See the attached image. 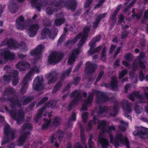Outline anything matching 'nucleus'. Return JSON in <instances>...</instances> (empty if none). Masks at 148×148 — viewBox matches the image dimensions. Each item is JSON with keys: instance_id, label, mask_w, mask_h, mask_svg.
<instances>
[{"instance_id": "obj_1", "label": "nucleus", "mask_w": 148, "mask_h": 148, "mask_svg": "<svg viewBox=\"0 0 148 148\" xmlns=\"http://www.w3.org/2000/svg\"><path fill=\"white\" fill-rule=\"evenodd\" d=\"M77 2L76 0H59L54 2L53 5L56 7L62 8L64 6L67 9L73 12L76 10Z\"/></svg>"}, {"instance_id": "obj_2", "label": "nucleus", "mask_w": 148, "mask_h": 148, "mask_svg": "<svg viewBox=\"0 0 148 148\" xmlns=\"http://www.w3.org/2000/svg\"><path fill=\"white\" fill-rule=\"evenodd\" d=\"M64 56L62 52L54 51L49 56V62L50 64L55 65L59 62Z\"/></svg>"}, {"instance_id": "obj_3", "label": "nucleus", "mask_w": 148, "mask_h": 148, "mask_svg": "<svg viewBox=\"0 0 148 148\" xmlns=\"http://www.w3.org/2000/svg\"><path fill=\"white\" fill-rule=\"evenodd\" d=\"M4 134L6 136L2 142V145H5L15 138L13 132L10 130V126L8 125L4 127Z\"/></svg>"}, {"instance_id": "obj_4", "label": "nucleus", "mask_w": 148, "mask_h": 148, "mask_svg": "<svg viewBox=\"0 0 148 148\" xmlns=\"http://www.w3.org/2000/svg\"><path fill=\"white\" fill-rule=\"evenodd\" d=\"M9 112L11 117L16 120L18 125H21L23 122L25 118V113L23 110H19L17 114L13 110H11Z\"/></svg>"}, {"instance_id": "obj_5", "label": "nucleus", "mask_w": 148, "mask_h": 148, "mask_svg": "<svg viewBox=\"0 0 148 148\" xmlns=\"http://www.w3.org/2000/svg\"><path fill=\"white\" fill-rule=\"evenodd\" d=\"M32 71L30 70L28 73L26 74L23 81L22 84L23 85L20 90V92L21 93H24L27 90L28 87V82H30L31 79V76L33 74Z\"/></svg>"}, {"instance_id": "obj_6", "label": "nucleus", "mask_w": 148, "mask_h": 148, "mask_svg": "<svg viewBox=\"0 0 148 148\" xmlns=\"http://www.w3.org/2000/svg\"><path fill=\"white\" fill-rule=\"evenodd\" d=\"M0 54L5 60H12L15 58L14 53L7 48L1 49Z\"/></svg>"}, {"instance_id": "obj_7", "label": "nucleus", "mask_w": 148, "mask_h": 148, "mask_svg": "<svg viewBox=\"0 0 148 148\" xmlns=\"http://www.w3.org/2000/svg\"><path fill=\"white\" fill-rule=\"evenodd\" d=\"M148 134V128L142 127L140 129L135 130L133 132L134 136H138L139 137L143 140H145L148 137L146 135Z\"/></svg>"}, {"instance_id": "obj_8", "label": "nucleus", "mask_w": 148, "mask_h": 148, "mask_svg": "<svg viewBox=\"0 0 148 148\" xmlns=\"http://www.w3.org/2000/svg\"><path fill=\"white\" fill-rule=\"evenodd\" d=\"M97 103L98 104L109 101L110 99L109 97L103 92H98L96 95Z\"/></svg>"}, {"instance_id": "obj_9", "label": "nucleus", "mask_w": 148, "mask_h": 148, "mask_svg": "<svg viewBox=\"0 0 148 148\" xmlns=\"http://www.w3.org/2000/svg\"><path fill=\"white\" fill-rule=\"evenodd\" d=\"M43 81L44 79L42 76H38L35 77L33 84V88L34 89L36 90L42 89Z\"/></svg>"}, {"instance_id": "obj_10", "label": "nucleus", "mask_w": 148, "mask_h": 148, "mask_svg": "<svg viewBox=\"0 0 148 148\" xmlns=\"http://www.w3.org/2000/svg\"><path fill=\"white\" fill-rule=\"evenodd\" d=\"M121 105L123 111L125 113V117L128 118L129 120L132 119V116L128 114L132 112L131 104L128 103L126 100L124 103H122Z\"/></svg>"}, {"instance_id": "obj_11", "label": "nucleus", "mask_w": 148, "mask_h": 148, "mask_svg": "<svg viewBox=\"0 0 148 148\" xmlns=\"http://www.w3.org/2000/svg\"><path fill=\"white\" fill-rule=\"evenodd\" d=\"M109 135L110 143H113L114 142V145L115 146H119V143H123L124 142V139L123 136L121 134H119L116 136V138L114 140L113 136L112 133H108Z\"/></svg>"}, {"instance_id": "obj_12", "label": "nucleus", "mask_w": 148, "mask_h": 148, "mask_svg": "<svg viewBox=\"0 0 148 148\" xmlns=\"http://www.w3.org/2000/svg\"><path fill=\"white\" fill-rule=\"evenodd\" d=\"M97 67L96 64L92 63L90 61H87L86 63L85 71L87 74H91L95 72Z\"/></svg>"}, {"instance_id": "obj_13", "label": "nucleus", "mask_w": 148, "mask_h": 148, "mask_svg": "<svg viewBox=\"0 0 148 148\" xmlns=\"http://www.w3.org/2000/svg\"><path fill=\"white\" fill-rule=\"evenodd\" d=\"M39 26L37 23L31 25L28 31V34L29 37H32L37 34L39 29Z\"/></svg>"}, {"instance_id": "obj_14", "label": "nucleus", "mask_w": 148, "mask_h": 148, "mask_svg": "<svg viewBox=\"0 0 148 148\" xmlns=\"http://www.w3.org/2000/svg\"><path fill=\"white\" fill-rule=\"evenodd\" d=\"M44 47V45L42 44H39L37 46L35 49L30 52V54L37 57L38 59L42 54V52Z\"/></svg>"}, {"instance_id": "obj_15", "label": "nucleus", "mask_w": 148, "mask_h": 148, "mask_svg": "<svg viewBox=\"0 0 148 148\" xmlns=\"http://www.w3.org/2000/svg\"><path fill=\"white\" fill-rule=\"evenodd\" d=\"M8 100L10 102V106L12 108H15L16 105L20 107L22 105V101L19 100L18 98H16L14 96L9 97Z\"/></svg>"}, {"instance_id": "obj_16", "label": "nucleus", "mask_w": 148, "mask_h": 148, "mask_svg": "<svg viewBox=\"0 0 148 148\" xmlns=\"http://www.w3.org/2000/svg\"><path fill=\"white\" fill-rule=\"evenodd\" d=\"M25 18L23 15L19 16L16 19V26L18 29L21 30L24 29L25 27Z\"/></svg>"}, {"instance_id": "obj_17", "label": "nucleus", "mask_w": 148, "mask_h": 148, "mask_svg": "<svg viewBox=\"0 0 148 148\" xmlns=\"http://www.w3.org/2000/svg\"><path fill=\"white\" fill-rule=\"evenodd\" d=\"M107 15V13L105 12L102 14H99L96 18L95 21L93 22V29L97 28L101 20L105 18Z\"/></svg>"}, {"instance_id": "obj_18", "label": "nucleus", "mask_w": 148, "mask_h": 148, "mask_svg": "<svg viewBox=\"0 0 148 148\" xmlns=\"http://www.w3.org/2000/svg\"><path fill=\"white\" fill-rule=\"evenodd\" d=\"M98 142L100 144L102 148H108L109 141L108 139L103 137L101 135H99Z\"/></svg>"}, {"instance_id": "obj_19", "label": "nucleus", "mask_w": 148, "mask_h": 148, "mask_svg": "<svg viewBox=\"0 0 148 148\" xmlns=\"http://www.w3.org/2000/svg\"><path fill=\"white\" fill-rule=\"evenodd\" d=\"M8 3V8L11 12L12 13L16 12L18 10V8L15 0H10Z\"/></svg>"}, {"instance_id": "obj_20", "label": "nucleus", "mask_w": 148, "mask_h": 148, "mask_svg": "<svg viewBox=\"0 0 148 148\" xmlns=\"http://www.w3.org/2000/svg\"><path fill=\"white\" fill-rule=\"evenodd\" d=\"M18 42L10 38L8 40V47L11 49H16L18 46Z\"/></svg>"}, {"instance_id": "obj_21", "label": "nucleus", "mask_w": 148, "mask_h": 148, "mask_svg": "<svg viewBox=\"0 0 148 148\" xmlns=\"http://www.w3.org/2000/svg\"><path fill=\"white\" fill-rule=\"evenodd\" d=\"M51 34V29L47 27H44L42 28L41 32V38L42 39L46 38L47 36H49Z\"/></svg>"}, {"instance_id": "obj_22", "label": "nucleus", "mask_w": 148, "mask_h": 148, "mask_svg": "<svg viewBox=\"0 0 148 148\" xmlns=\"http://www.w3.org/2000/svg\"><path fill=\"white\" fill-rule=\"evenodd\" d=\"M81 33H79L73 39H69L66 42L65 45L66 46L69 45H73L76 43L77 39H79L81 37Z\"/></svg>"}, {"instance_id": "obj_23", "label": "nucleus", "mask_w": 148, "mask_h": 148, "mask_svg": "<svg viewBox=\"0 0 148 148\" xmlns=\"http://www.w3.org/2000/svg\"><path fill=\"white\" fill-rule=\"evenodd\" d=\"M26 65L27 67H30V64L27 62H21L18 63L16 65V67L21 71L25 70L24 66Z\"/></svg>"}, {"instance_id": "obj_24", "label": "nucleus", "mask_w": 148, "mask_h": 148, "mask_svg": "<svg viewBox=\"0 0 148 148\" xmlns=\"http://www.w3.org/2000/svg\"><path fill=\"white\" fill-rule=\"evenodd\" d=\"M72 69V67L68 68L65 71H63L62 72V74L60 77L61 80H64L66 77H68L71 73Z\"/></svg>"}, {"instance_id": "obj_25", "label": "nucleus", "mask_w": 148, "mask_h": 148, "mask_svg": "<svg viewBox=\"0 0 148 148\" xmlns=\"http://www.w3.org/2000/svg\"><path fill=\"white\" fill-rule=\"evenodd\" d=\"M108 107L105 106H100L96 109L97 112L99 114L106 113Z\"/></svg>"}, {"instance_id": "obj_26", "label": "nucleus", "mask_w": 148, "mask_h": 148, "mask_svg": "<svg viewBox=\"0 0 148 148\" xmlns=\"http://www.w3.org/2000/svg\"><path fill=\"white\" fill-rule=\"evenodd\" d=\"M58 73L56 71H53L47 74L46 77L48 79H49L51 77L54 79L55 80H56L58 78Z\"/></svg>"}, {"instance_id": "obj_27", "label": "nucleus", "mask_w": 148, "mask_h": 148, "mask_svg": "<svg viewBox=\"0 0 148 148\" xmlns=\"http://www.w3.org/2000/svg\"><path fill=\"white\" fill-rule=\"evenodd\" d=\"M106 125V121L105 120H103L98 124L97 127L98 128L101 129L103 131V133H105L107 130Z\"/></svg>"}, {"instance_id": "obj_28", "label": "nucleus", "mask_w": 148, "mask_h": 148, "mask_svg": "<svg viewBox=\"0 0 148 148\" xmlns=\"http://www.w3.org/2000/svg\"><path fill=\"white\" fill-rule=\"evenodd\" d=\"M56 103H57L56 101L52 100L45 103L44 104V107H45V108H53L55 107Z\"/></svg>"}, {"instance_id": "obj_29", "label": "nucleus", "mask_w": 148, "mask_h": 148, "mask_svg": "<svg viewBox=\"0 0 148 148\" xmlns=\"http://www.w3.org/2000/svg\"><path fill=\"white\" fill-rule=\"evenodd\" d=\"M62 86V83L61 82H59L56 84L53 87L52 92L53 93H55L59 90L60 88Z\"/></svg>"}, {"instance_id": "obj_30", "label": "nucleus", "mask_w": 148, "mask_h": 148, "mask_svg": "<svg viewBox=\"0 0 148 148\" xmlns=\"http://www.w3.org/2000/svg\"><path fill=\"white\" fill-rule=\"evenodd\" d=\"M65 21V19L64 18H58L55 20L54 23L56 25L59 26L64 24Z\"/></svg>"}, {"instance_id": "obj_31", "label": "nucleus", "mask_w": 148, "mask_h": 148, "mask_svg": "<svg viewBox=\"0 0 148 148\" xmlns=\"http://www.w3.org/2000/svg\"><path fill=\"white\" fill-rule=\"evenodd\" d=\"M118 80L117 78H114L112 79L110 83V86L112 90H114L117 86Z\"/></svg>"}, {"instance_id": "obj_32", "label": "nucleus", "mask_w": 148, "mask_h": 148, "mask_svg": "<svg viewBox=\"0 0 148 148\" xmlns=\"http://www.w3.org/2000/svg\"><path fill=\"white\" fill-rule=\"evenodd\" d=\"M18 46L17 48L20 49L21 50H25L27 51L28 49L26 44L22 41H21L20 43L18 42Z\"/></svg>"}, {"instance_id": "obj_33", "label": "nucleus", "mask_w": 148, "mask_h": 148, "mask_svg": "<svg viewBox=\"0 0 148 148\" xmlns=\"http://www.w3.org/2000/svg\"><path fill=\"white\" fill-rule=\"evenodd\" d=\"M102 49V46L101 45L91 50L90 52H88L89 55L92 56L95 53H98Z\"/></svg>"}, {"instance_id": "obj_34", "label": "nucleus", "mask_w": 148, "mask_h": 148, "mask_svg": "<svg viewBox=\"0 0 148 148\" xmlns=\"http://www.w3.org/2000/svg\"><path fill=\"white\" fill-rule=\"evenodd\" d=\"M148 21V9L145 10L144 12L143 16L141 21V24H145Z\"/></svg>"}, {"instance_id": "obj_35", "label": "nucleus", "mask_w": 148, "mask_h": 148, "mask_svg": "<svg viewBox=\"0 0 148 148\" xmlns=\"http://www.w3.org/2000/svg\"><path fill=\"white\" fill-rule=\"evenodd\" d=\"M33 97L32 96H28L23 100V105H26L28 104L33 100Z\"/></svg>"}, {"instance_id": "obj_36", "label": "nucleus", "mask_w": 148, "mask_h": 148, "mask_svg": "<svg viewBox=\"0 0 148 148\" xmlns=\"http://www.w3.org/2000/svg\"><path fill=\"white\" fill-rule=\"evenodd\" d=\"M61 122L60 119L58 117H55L52 121V123L55 126L58 125Z\"/></svg>"}, {"instance_id": "obj_37", "label": "nucleus", "mask_w": 148, "mask_h": 148, "mask_svg": "<svg viewBox=\"0 0 148 148\" xmlns=\"http://www.w3.org/2000/svg\"><path fill=\"white\" fill-rule=\"evenodd\" d=\"M5 91L6 93L8 95H12L14 94L15 93L14 88L11 86H10L6 88L5 89Z\"/></svg>"}, {"instance_id": "obj_38", "label": "nucleus", "mask_w": 148, "mask_h": 148, "mask_svg": "<svg viewBox=\"0 0 148 148\" xmlns=\"http://www.w3.org/2000/svg\"><path fill=\"white\" fill-rule=\"evenodd\" d=\"M66 34L65 33H63L61 36L58 41L57 44L58 45H61L62 42L64 41L66 36Z\"/></svg>"}, {"instance_id": "obj_39", "label": "nucleus", "mask_w": 148, "mask_h": 148, "mask_svg": "<svg viewBox=\"0 0 148 148\" xmlns=\"http://www.w3.org/2000/svg\"><path fill=\"white\" fill-rule=\"evenodd\" d=\"M124 58L126 61H130L133 60V56L131 53H128L125 55Z\"/></svg>"}, {"instance_id": "obj_40", "label": "nucleus", "mask_w": 148, "mask_h": 148, "mask_svg": "<svg viewBox=\"0 0 148 148\" xmlns=\"http://www.w3.org/2000/svg\"><path fill=\"white\" fill-rule=\"evenodd\" d=\"M22 128L24 130L27 129L31 130L32 129V126L31 124L30 123H25L23 125Z\"/></svg>"}, {"instance_id": "obj_41", "label": "nucleus", "mask_w": 148, "mask_h": 148, "mask_svg": "<svg viewBox=\"0 0 148 148\" xmlns=\"http://www.w3.org/2000/svg\"><path fill=\"white\" fill-rule=\"evenodd\" d=\"M55 10H56L53 8L48 7L46 8V12L48 14L51 15L54 12H55Z\"/></svg>"}, {"instance_id": "obj_42", "label": "nucleus", "mask_w": 148, "mask_h": 148, "mask_svg": "<svg viewBox=\"0 0 148 148\" xmlns=\"http://www.w3.org/2000/svg\"><path fill=\"white\" fill-rule=\"evenodd\" d=\"M76 113L74 111H73L71 114V116L69 118L68 121L71 120V121H75L76 119Z\"/></svg>"}, {"instance_id": "obj_43", "label": "nucleus", "mask_w": 148, "mask_h": 148, "mask_svg": "<svg viewBox=\"0 0 148 148\" xmlns=\"http://www.w3.org/2000/svg\"><path fill=\"white\" fill-rule=\"evenodd\" d=\"M3 78L4 81L7 83L10 82L12 79V77L10 75H4Z\"/></svg>"}, {"instance_id": "obj_44", "label": "nucleus", "mask_w": 148, "mask_h": 148, "mask_svg": "<svg viewBox=\"0 0 148 148\" xmlns=\"http://www.w3.org/2000/svg\"><path fill=\"white\" fill-rule=\"evenodd\" d=\"M25 140L21 136L18 138V146H21L23 145L25 142Z\"/></svg>"}, {"instance_id": "obj_45", "label": "nucleus", "mask_w": 148, "mask_h": 148, "mask_svg": "<svg viewBox=\"0 0 148 148\" xmlns=\"http://www.w3.org/2000/svg\"><path fill=\"white\" fill-rule=\"evenodd\" d=\"M56 136L59 139H62L64 137V132L63 131L60 130L57 132Z\"/></svg>"}, {"instance_id": "obj_46", "label": "nucleus", "mask_w": 148, "mask_h": 148, "mask_svg": "<svg viewBox=\"0 0 148 148\" xmlns=\"http://www.w3.org/2000/svg\"><path fill=\"white\" fill-rule=\"evenodd\" d=\"M45 109V107H42L41 108H40L39 109L37 115L36 116L39 118V119L40 118L42 117V113Z\"/></svg>"}, {"instance_id": "obj_47", "label": "nucleus", "mask_w": 148, "mask_h": 148, "mask_svg": "<svg viewBox=\"0 0 148 148\" xmlns=\"http://www.w3.org/2000/svg\"><path fill=\"white\" fill-rule=\"evenodd\" d=\"M96 42L93 41L92 40V41L89 44V46L90 47V49L88 51V52H90L91 50L94 49L96 46Z\"/></svg>"}, {"instance_id": "obj_48", "label": "nucleus", "mask_w": 148, "mask_h": 148, "mask_svg": "<svg viewBox=\"0 0 148 148\" xmlns=\"http://www.w3.org/2000/svg\"><path fill=\"white\" fill-rule=\"evenodd\" d=\"M127 73V71L126 69L121 71L119 74V78L120 79L124 77Z\"/></svg>"}, {"instance_id": "obj_49", "label": "nucleus", "mask_w": 148, "mask_h": 148, "mask_svg": "<svg viewBox=\"0 0 148 148\" xmlns=\"http://www.w3.org/2000/svg\"><path fill=\"white\" fill-rule=\"evenodd\" d=\"M117 14H118L114 12L113 14L110 15V18L112 21H114V23H116L117 21V19L116 18Z\"/></svg>"}, {"instance_id": "obj_50", "label": "nucleus", "mask_w": 148, "mask_h": 148, "mask_svg": "<svg viewBox=\"0 0 148 148\" xmlns=\"http://www.w3.org/2000/svg\"><path fill=\"white\" fill-rule=\"evenodd\" d=\"M134 109L136 113L137 114L140 113L142 112V108L140 109V106L137 104L135 105Z\"/></svg>"}, {"instance_id": "obj_51", "label": "nucleus", "mask_w": 148, "mask_h": 148, "mask_svg": "<svg viewBox=\"0 0 148 148\" xmlns=\"http://www.w3.org/2000/svg\"><path fill=\"white\" fill-rule=\"evenodd\" d=\"M145 78L144 75L143 71H140L138 76L139 80L141 82H142L144 80Z\"/></svg>"}, {"instance_id": "obj_52", "label": "nucleus", "mask_w": 148, "mask_h": 148, "mask_svg": "<svg viewBox=\"0 0 148 148\" xmlns=\"http://www.w3.org/2000/svg\"><path fill=\"white\" fill-rule=\"evenodd\" d=\"M120 123L121 125H120L119 126V128L120 130L122 132L125 131L126 130V128L125 126L122 125H125V122L123 121H121L120 122Z\"/></svg>"}, {"instance_id": "obj_53", "label": "nucleus", "mask_w": 148, "mask_h": 148, "mask_svg": "<svg viewBox=\"0 0 148 148\" xmlns=\"http://www.w3.org/2000/svg\"><path fill=\"white\" fill-rule=\"evenodd\" d=\"M119 109L117 105H114L113 107V112L114 113L113 114H111L114 116H116L118 113Z\"/></svg>"}, {"instance_id": "obj_54", "label": "nucleus", "mask_w": 148, "mask_h": 148, "mask_svg": "<svg viewBox=\"0 0 148 148\" xmlns=\"http://www.w3.org/2000/svg\"><path fill=\"white\" fill-rule=\"evenodd\" d=\"M128 34L129 32L128 31L125 30L124 32H122L121 39H125L127 37Z\"/></svg>"}, {"instance_id": "obj_55", "label": "nucleus", "mask_w": 148, "mask_h": 148, "mask_svg": "<svg viewBox=\"0 0 148 148\" xmlns=\"http://www.w3.org/2000/svg\"><path fill=\"white\" fill-rule=\"evenodd\" d=\"M88 114L86 112L82 114V118L84 123H86L88 119Z\"/></svg>"}, {"instance_id": "obj_56", "label": "nucleus", "mask_w": 148, "mask_h": 148, "mask_svg": "<svg viewBox=\"0 0 148 148\" xmlns=\"http://www.w3.org/2000/svg\"><path fill=\"white\" fill-rule=\"evenodd\" d=\"M106 47H104L102 50L101 54V57L102 58H104L105 57H106Z\"/></svg>"}, {"instance_id": "obj_57", "label": "nucleus", "mask_w": 148, "mask_h": 148, "mask_svg": "<svg viewBox=\"0 0 148 148\" xmlns=\"http://www.w3.org/2000/svg\"><path fill=\"white\" fill-rule=\"evenodd\" d=\"M119 20L118 21V22L120 24L121 23L123 22L125 23V21H124L125 19V17L122 14H120L119 16Z\"/></svg>"}, {"instance_id": "obj_58", "label": "nucleus", "mask_w": 148, "mask_h": 148, "mask_svg": "<svg viewBox=\"0 0 148 148\" xmlns=\"http://www.w3.org/2000/svg\"><path fill=\"white\" fill-rule=\"evenodd\" d=\"M43 121L44 122V123L46 124L49 127L50 124L52 123L51 119H48L46 118H44L43 119Z\"/></svg>"}, {"instance_id": "obj_59", "label": "nucleus", "mask_w": 148, "mask_h": 148, "mask_svg": "<svg viewBox=\"0 0 148 148\" xmlns=\"http://www.w3.org/2000/svg\"><path fill=\"white\" fill-rule=\"evenodd\" d=\"M145 57V53L143 52H141L139 53V56L137 57V59L139 60H141L143 58Z\"/></svg>"}, {"instance_id": "obj_60", "label": "nucleus", "mask_w": 148, "mask_h": 148, "mask_svg": "<svg viewBox=\"0 0 148 148\" xmlns=\"http://www.w3.org/2000/svg\"><path fill=\"white\" fill-rule=\"evenodd\" d=\"M91 26L90 25L84 27V33L88 34L89 32L91 30L90 28Z\"/></svg>"}, {"instance_id": "obj_61", "label": "nucleus", "mask_w": 148, "mask_h": 148, "mask_svg": "<svg viewBox=\"0 0 148 148\" xmlns=\"http://www.w3.org/2000/svg\"><path fill=\"white\" fill-rule=\"evenodd\" d=\"M107 131L105 132V133H111V131L112 130L115 131L116 130V129L114 126H110L108 127V129L107 128Z\"/></svg>"}, {"instance_id": "obj_62", "label": "nucleus", "mask_w": 148, "mask_h": 148, "mask_svg": "<svg viewBox=\"0 0 148 148\" xmlns=\"http://www.w3.org/2000/svg\"><path fill=\"white\" fill-rule=\"evenodd\" d=\"M81 79V78L79 77H77L73 79V83L74 85H77L79 84Z\"/></svg>"}, {"instance_id": "obj_63", "label": "nucleus", "mask_w": 148, "mask_h": 148, "mask_svg": "<svg viewBox=\"0 0 148 148\" xmlns=\"http://www.w3.org/2000/svg\"><path fill=\"white\" fill-rule=\"evenodd\" d=\"M31 70V71H32L33 73H38L40 71L39 69L37 68L36 66H33Z\"/></svg>"}, {"instance_id": "obj_64", "label": "nucleus", "mask_w": 148, "mask_h": 148, "mask_svg": "<svg viewBox=\"0 0 148 148\" xmlns=\"http://www.w3.org/2000/svg\"><path fill=\"white\" fill-rule=\"evenodd\" d=\"M73 148H83L80 142H77L74 144Z\"/></svg>"}]
</instances>
